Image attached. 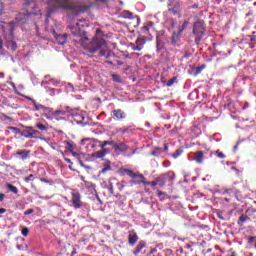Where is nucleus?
Returning a JSON list of instances; mask_svg holds the SVG:
<instances>
[{
    "label": "nucleus",
    "instance_id": "obj_7",
    "mask_svg": "<svg viewBox=\"0 0 256 256\" xmlns=\"http://www.w3.org/2000/svg\"><path fill=\"white\" fill-rule=\"evenodd\" d=\"M145 43H147V38L140 36L136 39L135 43H130L129 47H131L132 51H143Z\"/></svg>",
    "mask_w": 256,
    "mask_h": 256
},
{
    "label": "nucleus",
    "instance_id": "obj_61",
    "mask_svg": "<svg viewBox=\"0 0 256 256\" xmlns=\"http://www.w3.org/2000/svg\"><path fill=\"white\" fill-rule=\"evenodd\" d=\"M124 187H125V186L122 185L121 188H119V190H120V191H123V188H124Z\"/></svg>",
    "mask_w": 256,
    "mask_h": 256
},
{
    "label": "nucleus",
    "instance_id": "obj_16",
    "mask_svg": "<svg viewBox=\"0 0 256 256\" xmlns=\"http://www.w3.org/2000/svg\"><path fill=\"white\" fill-rule=\"evenodd\" d=\"M20 135L26 139H33V127L26 126Z\"/></svg>",
    "mask_w": 256,
    "mask_h": 256
},
{
    "label": "nucleus",
    "instance_id": "obj_5",
    "mask_svg": "<svg viewBox=\"0 0 256 256\" xmlns=\"http://www.w3.org/2000/svg\"><path fill=\"white\" fill-rule=\"evenodd\" d=\"M37 8V4H35V0H26L23 3V11L25 17H29L31 15H37V11L35 9Z\"/></svg>",
    "mask_w": 256,
    "mask_h": 256
},
{
    "label": "nucleus",
    "instance_id": "obj_35",
    "mask_svg": "<svg viewBox=\"0 0 256 256\" xmlns=\"http://www.w3.org/2000/svg\"><path fill=\"white\" fill-rule=\"evenodd\" d=\"M35 179H37V177H35L33 174H30L24 178V181L25 183H31V181H35Z\"/></svg>",
    "mask_w": 256,
    "mask_h": 256
},
{
    "label": "nucleus",
    "instance_id": "obj_11",
    "mask_svg": "<svg viewBox=\"0 0 256 256\" xmlns=\"http://www.w3.org/2000/svg\"><path fill=\"white\" fill-rule=\"evenodd\" d=\"M131 185H145L147 183V178L139 172L135 174V177H133V180L130 181Z\"/></svg>",
    "mask_w": 256,
    "mask_h": 256
},
{
    "label": "nucleus",
    "instance_id": "obj_56",
    "mask_svg": "<svg viewBox=\"0 0 256 256\" xmlns=\"http://www.w3.org/2000/svg\"><path fill=\"white\" fill-rule=\"evenodd\" d=\"M164 151H169V145L164 144Z\"/></svg>",
    "mask_w": 256,
    "mask_h": 256
},
{
    "label": "nucleus",
    "instance_id": "obj_3",
    "mask_svg": "<svg viewBox=\"0 0 256 256\" xmlns=\"http://www.w3.org/2000/svg\"><path fill=\"white\" fill-rule=\"evenodd\" d=\"M192 33L195 37L196 45H201V41L203 37H205V26L203 25V22L201 21L195 22Z\"/></svg>",
    "mask_w": 256,
    "mask_h": 256
},
{
    "label": "nucleus",
    "instance_id": "obj_8",
    "mask_svg": "<svg viewBox=\"0 0 256 256\" xmlns=\"http://www.w3.org/2000/svg\"><path fill=\"white\" fill-rule=\"evenodd\" d=\"M30 101H32L34 105L33 111H40L42 112V115H45L46 118L49 117V113H51L50 107H46L43 104H39L37 103V101L33 100L32 98H30Z\"/></svg>",
    "mask_w": 256,
    "mask_h": 256
},
{
    "label": "nucleus",
    "instance_id": "obj_45",
    "mask_svg": "<svg viewBox=\"0 0 256 256\" xmlns=\"http://www.w3.org/2000/svg\"><path fill=\"white\" fill-rule=\"evenodd\" d=\"M32 213H35L34 209H28L24 212V215H31Z\"/></svg>",
    "mask_w": 256,
    "mask_h": 256
},
{
    "label": "nucleus",
    "instance_id": "obj_26",
    "mask_svg": "<svg viewBox=\"0 0 256 256\" xmlns=\"http://www.w3.org/2000/svg\"><path fill=\"white\" fill-rule=\"evenodd\" d=\"M122 19H133V13L129 10H124L121 13Z\"/></svg>",
    "mask_w": 256,
    "mask_h": 256
},
{
    "label": "nucleus",
    "instance_id": "obj_10",
    "mask_svg": "<svg viewBox=\"0 0 256 256\" xmlns=\"http://www.w3.org/2000/svg\"><path fill=\"white\" fill-rule=\"evenodd\" d=\"M99 143L101 140L93 139V138H84L81 141V145H86L87 149H97L99 147Z\"/></svg>",
    "mask_w": 256,
    "mask_h": 256
},
{
    "label": "nucleus",
    "instance_id": "obj_32",
    "mask_svg": "<svg viewBox=\"0 0 256 256\" xmlns=\"http://www.w3.org/2000/svg\"><path fill=\"white\" fill-rule=\"evenodd\" d=\"M111 77L115 83H123V79H121L119 74H112Z\"/></svg>",
    "mask_w": 256,
    "mask_h": 256
},
{
    "label": "nucleus",
    "instance_id": "obj_44",
    "mask_svg": "<svg viewBox=\"0 0 256 256\" xmlns=\"http://www.w3.org/2000/svg\"><path fill=\"white\" fill-rule=\"evenodd\" d=\"M22 235H23V237H27V235H29V228L24 227L22 229Z\"/></svg>",
    "mask_w": 256,
    "mask_h": 256
},
{
    "label": "nucleus",
    "instance_id": "obj_34",
    "mask_svg": "<svg viewBox=\"0 0 256 256\" xmlns=\"http://www.w3.org/2000/svg\"><path fill=\"white\" fill-rule=\"evenodd\" d=\"M36 129H39V131H47L49 129V127H47V125H44L42 123H37L35 125Z\"/></svg>",
    "mask_w": 256,
    "mask_h": 256
},
{
    "label": "nucleus",
    "instance_id": "obj_14",
    "mask_svg": "<svg viewBox=\"0 0 256 256\" xmlns=\"http://www.w3.org/2000/svg\"><path fill=\"white\" fill-rule=\"evenodd\" d=\"M137 241H139V236L137 235V232H135V230H130L128 232L129 245H131V247H134V245L137 244Z\"/></svg>",
    "mask_w": 256,
    "mask_h": 256
},
{
    "label": "nucleus",
    "instance_id": "obj_12",
    "mask_svg": "<svg viewBox=\"0 0 256 256\" xmlns=\"http://www.w3.org/2000/svg\"><path fill=\"white\" fill-rule=\"evenodd\" d=\"M112 149H114L116 153H127V151H129V145L124 142H114V144H112Z\"/></svg>",
    "mask_w": 256,
    "mask_h": 256
},
{
    "label": "nucleus",
    "instance_id": "obj_18",
    "mask_svg": "<svg viewBox=\"0 0 256 256\" xmlns=\"http://www.w3.org/2000/svg\"><path fill=\"white\" fill-rule=\"evenodd\" d=\"M203 159H205V152L204 151H196L194 153V161L198 163L199 165L203 163Z\"/></svg>",
    "mask_w": 256,
    "mask_h": 256
},
{
    "label": "nucleus",
    "instance_id": "obj_55",
    "mask_svg": "<svg viewBox=\"0 0 256 256\" xmlns=\"http://www.w3.org/2000/svg\"><path fill=\"white\" fill-rule=\"evenodd\" d=\"M71 154L73 155V157H78V156H79V153L75 152V150H73V151L71 152Z\"/></svg>",
    "mask_w": 256,
    "mask_h": 256
},
{
    "label": "nucleus",
    "instance_id": "obj_51",
    "mask_svg": "<svg viewBox=\"0 0 256 256\" xmlns=\"http://www.w3.org/2000/svg\"><path fill=\"white\" fill-rule=\"evenodd\" d=\"M3 213H7V209H5V208H0V215H3Z\"/></svg>",
    "mask_w": 256,
    "mask_h": 256
},
{
    "label": "nucleus",
    "instance_id": "obj_31",
    "mask_svg": "<svg viewBox=\"0 0 256 256\" xmlns=\"http://www.w3.org/2000/svg\"><path fill=\"white\" fill-rule=\"evenodd\" d=\"M66 149L70 153H73V151H75V149H76V146L71 142H66Z\"/></svg>",
    "mask_w": 256,
    "mask_h": 256
},
{
    "label": "nucleus",
    "instance_id": "obj_47",
    "mask_svg": "<svg viewBox=\"0 0 256 256\" xmlns=\"http://www.w3.org/2000/svg\"><path fill=\"white\" fill-rule=\"evenodd\" d=\"M253 241H255V236H250L248 238V243H253Z\"/></svg>",
    "mask_w": 256,
    "mask_h": 256
},
{
    "label": "nucleus",
    "instance_id": "obj_9",
    "mask_svg": "<svg viewBox=\"0 0 256 256\" xmlns=\"http://www.w3.org/2000/svg\"><path fill=\"white\" fill-rule=\"evenodd\" d=\"M71 195H72V199H71L72 207H74V209H81V207H83V201H81V193L77 191H73Z\"/></svg>",
    "mask_w": 256,
    "mask_h": 256
},
{
    "label": "nucleus",
    "instance_id": "obj_37",
    "mask_svg": "<svg viewBox=\"0 0 256 256\" xmlns=\"http://www.w3.org/2000/svg\"><path fill=\"white\" fill-rule=\"evenodd\" d=\"M41 135V132L39 130H36L34 127H32V139H37Z\"/></svg>",
    "mask_w": 256,
    "mask_h": 256
},
{
    "label": "nucleus",
    "instance_id": "obj_28",
    "mask_svg": "<svg viewBox=\"0 0 256 256\" xmlns=\"http://www.w3.org/2000/svg\"><path fill=\"white\" fill-rule=\"evenodd\" d=\"M161 153H163V148L156 147L154 148V151L150 153V155H152V157H160Z\"/></svg>",
    "mask_w": 256,
    "mask_h": 256
},
{
    "label": "nucleus",
    "instance_id": "obj_43",
    "mask_svg": "<svg viewBox=\"0 0 256 256\" xmlns=\"http://www.w3.org/2000/svg\"><path fill=\"white\" fill-rule=\"evenodd\" d=\"M215 155L219 158V159H225V155L223 152H219V151H216L215 152Z\"/></svg>",
    "mask_w": 256,
    "mask_h": 256
},
{
    "label": "nucleus",
    "instance_id": "obj_39",
    "mask_svg": "<svg viewBox=\"0 0 256 256\" xmlns=\"http://www.w3.org/2000/svg\"><path fill=\"white\" fill-rule=\"evenodd\" d=\"M129 131H131V127H124V128H120L118 130V132L122 133V135H125V134L129 133Z\"/></svg>",
    "mask_w": 256,
    "mask_h": 256
},
{
    "label": "nucleus",
    "instance_id": "obj_63",
    "mask_svg": "<svg viewBox=\"0 0 256 256\" xmlns=\"http://www.w3.org/2000/svg\"><path fill=\"white\" fill-rule=\"evenodd\" d=\"M172 27H175V22L172 20Z\"/></svg>",
    "mask_w": 256,
    "mask_h": 256
},
{
    "label": "nucleus",
    "instance_id": "obj_52",
    "mask_svg": "<svg viewBox=\"0 0 256 256\" xmlns=\"http://www.w3.org/2000/svg\"><path fill=\"white\" fill-rule=\"evenodd\" d=\"M64 160L66 161V163H70V165H73V162H71V159L64 157Z\"/></svg>",
    "mask_w": 256,
    "mask_h": 256
},
{
    "label": "nucleus",
    "instance_id": "obj_64",
    "mask_svg": "<svg viewBox=\"0 0 256 256\" xmlns=\"http://www.w3.org/2000/svg\"><path fill=\"white\" fill-rule=\"evenodd\" d=\"M230 256H236L235 252H233Z\"/></svg>",
    "mask_w": 256,
    "mask_h": 256
},
{
    "label": "nucleus",
    "instance_id": "obj_24",
    "mask_svg": "<svg viewBox=\"0 0 256 256\" xmlns=\"http://www.w3.org/2000/svg\"><path fill=\"white\" fill-rule=\"evenodd\" d=\"M187 25H189V21H184L179 32L173 35V41H175V37L176 39H178V37L183 33V31L187 29Z\"/></svg>",
    "mask_w": 256,
    "mask_h": 256
},
{
    "label": "nucleus",
    "instance_id": "obj_46",
    "mask_svg": "<svg viewBox=\"0 0 256 256\" xmlns=\"http://www.w3.org/2000/svg\"><path fill=\"white\" fill-rule=\"evenodd\" d=\"M249 38H250L251 43L256 44V36L255 35H249Z\"/></svg>",
    "mask_w": 256,
    "mask_h": 256
},
{
    "label": "nucleus",
    "instance_id": "obj_62",
    "mask_svg": "<svg viewBox=\"0 0 256 256\" xmlns=\"http://www.w3.org/2000/svg\"><path fill=\"white\" fill-rule=\"evenodd\" d=\"M137 21H141V18L139 16H136Z\"/></svg>",
    "mask_w": 256,
    "mask_h": 256
},
{
    "label": "nucleus",
    "instance_id": "obj_22",
    "mask_svg": "<svg viewBox=\"0 0 256 256\" xmlns=\"http://www.w3.org/2000/svg\"><path fill=\"white\" fill-rule=\"evenodd\" d=\"M106 145H111L113 147L114 141L113 140H104V141H100V143H99V147L102 148V151H105V149H110V148H107Z\"/></svg>",
    "mask_w": 256,
    "mask_h": 256
},
{
    "label": "nucleus",
    "instance_id": "obj_27",
    "mask_svg": "<svg viewBox=\"0 0 256 256\" xmlns=\"http://www.w3.org/2000/svg\"><path fill=\"white\" fill-rule=\"evenodd\" d=\"M121 173H123V175H127L128 177H131V179H133V177H135L136 174L135 172H133V170L127 168L122 169Z\"/></svg>",
    "mask_w": 256,
    "mask_h": 256
},
{
    "label": "nucleus",
    "instance_id": "obj_50",
    "mask_svg": "<svg viewBox=\"0 0 256 256\" xmlns=\"http://www.w3.org/2000/svg\"><path fill=\"white\" fill-rule=\"evenodd\" d=\"M157 195L158 197H161V195H165V192L157 190Z\"/></svg>",
    "mask_w": 256,
    "mask_h": 256
},
{
    "label": "nucleus",
    "instance_id": "obj_57",
    "mask_svg": "<svg viewBox=\"0 0 256 256\" xmlns=\"http://www.w3.org/2000/svg\"><path fill=\"white\" fill-rule=\"evenodd\" d=\"M78 161H79L81 167H85V164H83V162L81 161V159H78Z\"/></svg>",
    "mask_w": 256,
    "mask_h": 256
},
{
    "label": "nucleus",
    "instance_id": "obj_36",
    "mask_svg": "<svg viewBox=\"0 0 256 256\" xmlns=\"http://www.w3.org/2000/svg\"><path fill=\"white\" fill-rule=\"evenodd\" d=\"M8 129L10 131H13V133H15V135H19V134L21 135V130L15 126H10V127H8Z\"/></svg>",
    "mask_w": 256,
    "mask_h": 256
},
{
    "label": "nucleus",
    "instance_id": "obj_41",
    "mask_svg": "<svg viewBox=\"0 0 256 256\" xmlns=\"http://www.w3.org/2000/svg\"><path fill=\"white\" fill-rule=\"evenodd\" d=\"M40 181L42 182V183H48V185H54V181H53V179H47V178H40Z\"/></svg>",
    "mask_w": 256,
    "mask_h": 256
},
{
    "label": "nucleus",
    "instance_id": "obj_6",
    "mask_svg": "<svg viewBox=\"0 0 256 256\" xmlns=\"http://www.w3.org/2000/svg\"><path fill=\"white\" fill-rule=\"evenodd\" d=\"M67 113H69V107L66 108V110L63 109H59V110H53V108H51V112L48 113V116H46V119H56V121H61V117H63V115H67Z\"/></svg>",
    "mask_w": 256,
    "mask_h": 256
},
{
    "label": "nucleus",
    "instance_id": "obj_40",
    "mask_svg": "<svg viewBox=\"0 0 256 256\" xmlns=\"http://www.w3.org/2000/svg\"><path fill=\"white\" fill-rule=\"evenodd\" d=\"M177 83V77H173L167 82V87H173V84Z\"/></svg>",
    "mask_w": 256,
    "mask_h": 256
},
{
    "label": "nucleus",
    "instance_id": "obj_54",
    "mask_svg": "<svg viewBox=\"0 0 256 256\" xmlns=\"http://www.w3.org/2000/svg\"><path fill=\"white\" fill-rule=\"evenodd\" d=\"M241 142H237L236 143V145L234 146V151H237L238 149H239V144H240Z\"/></svg>",
    "mask_w": 256,
    "mask_h": 256
},
{
    "label": "nucleus",
    "instance_id": "obj_17",
    "mask_svg": "<svg viewBox=\"0 0 256 256\" xmlns=\"http://www.w3.org/2000/svg\"><path fill=\"white\" fill-rule=\"evenodd\" d=\"M127 117V114L125 111L121 109L113 110V118L117 119L118 121H121V119H125Z\"/></svg>",
    "mask_w": 256,
    "mask_h": 256
},
{
    "label": "nucleus",
    "instance_id": "obj_49",
    "mask_svg": "<svg viewBox=\"0 0 256 256\" xmlns=\"http://www.w3.org/2000/svg\"><path fill=\"white\" fill-rule=\"evenodd\" d=\"M3 50V38L0 36V51Z\"/></svg>",
    "mask_w": 256,
    "mask_h": 256
},
{
    "label": "nucleus",
    "instance_id": "obj_59",
    "mask_svg": "<svg viewBox=\"0 0 256 256\" xmlns=\"http://www.w3.org/2000/svg\"><path fill=\"white\" fill-rule=\"evenodd\" d=\"M96 1H101L102 3H107V1H109V0H96Z\"/></svg>",
    "mask_w": 256,
    "mask_h": 256
},
{
    "label": "nucleus",
    "instance_id": "obj_19",
    "mask_svg": "<svg viewBox=\"0 0 256 256\" xmlns=\"http://www.w3.org/2000/svg\"><path fill=\"white\" fill-rule=\"evenodd\" d=\"M247 221H251V218L247 214H241L237 220L238 227H243Z\"/></svg>",
    "mask_w": 256,
    "mask_h": 256
},
{
    "label": "nucleus",
    "instance_id": "obj_15",
    "mask_svg": "<svg viewBox=\"0 0 256 256\" xmlns=\"http://www.w3.org/2000/svg\"><path fill=\"white\" fill-rule=\"evenodd\" d=\"M29 155H31V150L27 149L18 150L15 153V156L18 157L21 161H27V159H29Z\"/></svg>",
    "mask_w": 256,
    "mask_h": 256
},
{
    "label": "nucleus",
    "instance_id": "obj_25",
    "mask_svg": "<svg viewBox=\"0 0 256 256\" xmlns=\"http://www.w3.org/2000/svg\"><path fill=\"white\" fill-rule=\"evenodd\" d=\"M6 47L7 49H11V51H17V42H15V40H8Z\"/></svg>",
    "mask_w": 256,
    "mask_h": 256
},
{
    "label": "nucleus",
    "instance_id": "obj_60",
    "mask_svg": "<svg viewBox=\"0 0 256 256\" xmlns=\"http://www.w3.org/2000/svg\"><path fill=\"white\" fill-rule=\"evenodd\" d=\"M117 64H118V65H123V62L118 61Z\"/></svg>",
    "mask_w": 256,
    "mask_h": 256
},
{
    "label": "nucleus",
    "instance_id": "obj_33",
    "mask_svg": "<svg viewBox=\"0 0 256 256\" xmlns=\"http://www.w3.org/2000/svg\"><path fill=\"white\" fill-rule=\"evenodd\" d=\"M107 171H111V164L107 163L104 165V168L100 171V175H105Z\"/></svg>",
    "mask_w": 256,
    "mask_h": 256
},
{
    "label": "nucleus",
    "instance_id": "obj_13",
    "mask_svg": "<svg viewBox=\"0 0 256 256\" xmlns=\"http://www.w3.org/2000/svg\"><path fill=\"white\" fill-rule=\"evenodd\" d=\"M145 247H147V242H145V240H140L132 252L133 255H135V256H137L139 254L145 255L146 251L145 250L143 251V249H145Z\"/></svg>",
    "mask_w": 256,
    "mask_h": 256
},
{
    "label": "nucleus",
    "instance_id": "obj_20",
    "mask_svg": "<svg viewBox=\"0 0 256 256\" xmlns=\"http://www.w3.org/2000/svg\"><path fill=\"white\" fill-rule=\"evenodd\" d=\"M111 153V149H104V150H99L94 153V157L96 159H103L105 155H109Z\"/></svg>",
    "mask_w": 256,
    "mask_h": 256
},
{
    "label": "nucleus",
    "instance_id": "obj_53",
    "mask_svg": "<svg viewBox=\"0 0 256 256\" xmlns=\"http://www.w3.org/2000/svg\"><path fill=\"white\" fill-rule=\"evenodd\" d=\"M5 200V194L0 193V202Z\"/></svg>",
    "mask_w": 256,
    "mask_h": 256
},
{
    "label": "nucleus",
    "instance_id": "obj_2",
    "mask_svg": "<svg viewBox=\"0 0 256 256\" xmlns=\"http://www.w3.org/2000/svg\"><path fill=\"white\" fill-rule=\"evenodd\" d=\"M58 9H68L72 13H85L88 9H91V6L83 5L81 3L71 4L69 0H51L48 4L49 13H55Z\"/></svg>",
    "mask_w": 256,
    "mask_h": 256
},
{
    "label": "nucleus",
    "instance_id": "obj_29",
    "mask_svg": "<svg viewBox=\"0 0 256 256\" xmlns=\"http://www.w3.org/2000/svg\"><path fill=\"white\" fill-rule=\"evenodd\" d=\"M6 188L9 189L11 193H14V195H17V193H19V189H17V187L13 184H6Z\"/></svg>",
    "mask_w": 256,
    "mask_h": 256
},
{
    "label": "nucleus",
    "instance_id": "obj_48",
    "mask_svg": "<svg viewBox=\"0 0 256 256\" xmlns=\"http://www.w3.org/2000/svg\"><path fill=\"white\" fill-rule=\"evenodd\" d=\"M149 253L150 255L157 253V248H152Z\"/></svg>",
    "mask_w": 256,
    "mask_h": 256
},
{
    "label": "nucleus",
    "instance_id": "obj_30",
    "mask_svg": "<svg viewBox=\"0 0 256 256\" xmlns=\"http://www.w3.org/2000/svg\"><path fill=\"white\" fill-rule=\"evenodd\" d=\"M147 183L148 184H144V185H151V187H153V188L157 187V185H159V187H161V182L159 181L158 177L155 179V181H151V182L147 181Z\"/></svg>",
    "mask_w": 256,
    "mask_h": 256
},
{
    "label": "nucleus",
    "instance_id": "obj_38",
    "mask_svg": "<svg viewBox=\"0 0 256 256\" xmlns=\"http://www.w3.org/2000/svg\"><path fill=\"white\" fill-rule=\"evenodd\" d=\"M182 154H183V150L182 149H177L175 151V153L172 154V157H173V159H177Z\"/></svg>",
    "mask_w": 256,
    "mask_h": 256
},
{
    "label": "nucleus",
    "instance_id": "obj_1",
    "mask_svg": "<svg viewBox=\"0 0 256 256\" xmlns=\"http://www.w3.org/2000/svg\"><path fill=\"white\" fill-rule=\"evenodd\" d=\"M101 29H96V36L92 38L88 44H82L85 51L90 53L91 55H95L96 59H101V57H105V59H109L113 54L109 51V47L107 46V41L104 38H99L98 35H101Z\"/></svg>",
    "mask_w": 256,
    "mask_h": 256
},
{
    "label": "nucleus",
    "instance_id": "obj_23",
    "mask_svg": "<svg viewBox=\"0 0 256 256\" xmlns=\"http://www.w3.org/2000/svg\"><path fill=\"white\" fill-rule=\"evenodd\" d=\"M56 43H58V45H65V43H67V35H57L56 36Z\"/></svg>",
    "mask_w": 256,
    "mask_h": 256
},
{
    "label": "nucleus",
    "instance_id": "obj_4",
    "mask_svg": "<svg viewBox=\"0 0 256 256\" xmlns=\"http://www.w3.org/2000/svg\"><path fill=\"white\" fill-rule=\"evenodd\" d=\"M175 172L168 171L166 173L160 174L158 177V181L160 182V187H165L167 183H173L175 181Z\"/></svg>",
    "mask_w": 256,
    "mask_h": 256
},
{
    "label": "nucleus",
    "instance_id": "obj_58",
    "mask_svg": "<svg viewBox=\"0 0 256 256\" xmlns=\"http://www.w3.org/2000/svg\"><path fill=\"white\" fill-rule=\"evenodd\" d=\"M0 77H1V79H3L4 77H5V73H0Z\"/></svg>",
    "mask_w": 256,
    "mask_h": 256
},
{
    "label": "nucleus",
    "instance_id": "obj_21",
    "mask_svg": "<svg viewBox=\"0 0 256 256\" xmlns=\"http://www.w3.org/2000/svg\"><path fill=\"white\" fill-rule=\"evenodd\" d=\"M179 7H181L179 2H176L172 8L168 9V12L172 13V15H178V17H181V14H179Z\"/></svg>",
    "mask_w": 256,
    "mask_h": 256
},
{
    "label": "nucleus",
    "instance_id": "obj_42",
    "mask_svg": "<svg viewBox=\"0 0 256 256\" xmlns=\"http://www.w3.org/2000/svg\"><path fill=\"white\" fill-rule=\"evenodd\" d=\"M203 69H205V65H201V66H198L196 69H195V72H194V75L197 76L201 73V71H203Z\"/></svg>",
    "mask_w": 256,
    "mask_h": 256
}]
</instances>
